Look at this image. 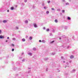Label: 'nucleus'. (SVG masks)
Returning a JSON list of instances; mask_svg holds the SVG:
<instances>
[{"label":"nucleus","instance_id":"obj_1","mask_svg":"<svg viewBox=\"0 0 78 78\" xmlns=\"http://www.w3.org/2000/svg\"><path fill=\"white\" fill-rule=\"evenodd\" d=\"M34 27L35 28H37V24H36V23H34L33 24Z\"/></svg>","mask_w":78,"mask_h":78},{"label":"nucleus","instance_id":"obj_2","mask_svg":"<svg viewBox=\"0 0 78 78\" xmlns=\"http://www.w3.org/2000/svg\"><path fill=\"white\" fill-rule=\"evenodd\" d=\"M5 37L4 36H2V35H0V39H4Z\"/></svg>","mask_w":78,"mask_h":78},{"label":"nucleus","instance_id":"obj_3","mask_svg":"<svg viewBox=\"0 0 78 78\" xmlns=\"http://www.w3.org/2000/svg\"><path fill=\"white\" fill-rule=\"evenodd\" d=\"M63 28V26H60L58 27V29H62Z\"/></svg>","mask_w":78,"mask_h":78},{"label":"nucleus","instance_id":"obj_4","mask_svg":"<svg viewBox=\"0 0 78 78\" xmlns=\"http://www.w3.org/2000/svg\"><path fill=\"white\" fill-rule=\"evenodd\" d=\"M48 59L49 58H44V60L45 61H47V60H48Z\"/></svg>","mask_w":78,"mask_h":78},{"label":"nucleus","instance_id":"obj_5","mask_svg":"<svg viewBox=\"0 0 78 78\" xmlns=\"http://www.w3.org/2000/svg\"><path fill=\"white\" fill-rule=\"evenodd\" d=\"M32 53L31 52H29L28 53V55H30V56H32Z\"/></svg>","mask_w":78,"mask_h":78},{"label":"nucleus","instance_id":"obj_6","mask_svg":"<svg viewBox=\"0 0 78 78\" xmlns=\"http://www.w3.org/2000/svg\"><path fill=\"white\" fill-rule=\"evenodd\" d=\"M67 19H68V20H71V18H70V17L68 16L67 18Z\"/></svg>","mask_w":78,"mask_h":78},{"label":"nucleus","instance_id":"obj_7","mask_svg":"<svg viewBox=\"0 0 78 78\" xmlns=\"http://www.w3.org/2000/svg\"><path fill=\"white\" fill-rule=\"evenodd\" d=\"M12 69L13 70H16L17 69V68L16 67H14L13 68H12Z\"/></svg>","mask_w":78,"mask_h":78},{"label":"nucleus","instance_id":"obj_8","mask_svg":"<svg viewBox=\"0 0 78 78\" xmlns=\"http://www.w3.org/2000/svg\"><path fill=\"white\" fill-rule=\"evenodd\" d=\"M25 23H28V21L27 20H26L25 21Z\"/></svg>","mask_w":78,"mask_h":78},{"label":"nucleus","instance_id":"obj_9","mask_svg":"<svg viewBox=\"0 0 78 78\" xmlns=\"http://www.w3.org/2000/svg\"><path fill=\"white\" fill-rule=\"evenodd\" d=\"M33 50H34V51H36V48H34L33 49Z\"/></svg>","mask_w":78,"mask_h":78},{"label":"nucleus","instance_id":"obj_10","mask_svg":"<svg viewBox=\"0 0 78 78\" xmlns=\"http://www.w3.org/2000/svg\"><path fill=\"white\" fill-rule=\"evenodd\" d=\"M32 39H33V38H32V37H30L29 38V39L30 41H31V40H32Z\"/></svg>","mask_w":78,"mask_h":78},{"label":"nucleus","instance_id":"obj_11","mask_svg":"<svg viewBox=\"0 0 78 78\" xmlns=\"http://www.w3.org/2000/svg\"><path fill=\"white\" fill-rule=\"evenodd\" d=\"M55 23H58V20L55 19Z\"/></svg>","mask_w":78,"mask_h":78},{"label":"nucleus","instance_id":"obj_12","mask_svg":"<svg viewBox=\"0 0 78 78\" xmlns=\"http://www.w3.org/2000/svg\"><path fill=\"white\" fill-rule=\"evenodd\" d=\"M3 23H6V22H7V20H4L3 21Z\"/></svg>","mask_w":78,"mask_h":78},{"label":"nucleus","instance_id":"obj_13","mask_svg":"<svg viewBox=\"0 0 78 78\" xmlns=\"http://www.w3.org/2000/svg\"><path fill=\"white\" fill-rule=\"evenodd\" d=\"M11 10H14V7H12L11 8Z\"/></svg>","mask_w":78,"mask_h":78},{"label":"nucleus","instance_id":"obj_14","mask_svg":"<svg viewBox=\"0 0 78 78\" xmlns=\"http://www.w3.org/2000/svg\"><path fill=\"white\" fill-rule=\"evenodd\" d=\"M74 57H73V55H71L70 56V58H71V59H72V58H73Z\"/></svg>","mask_w":78,"mask_h":78},{"label":"nucleus","instance_id":"obj_15","mask_svg":"<svg viewBox=\"0 0 78 78\" xmlns=\"http://www.w3.org/2000/svg\"><path fill=\"white\" fill-rule=\"evenodd\" d=\"M22 41H23V42H25V39L24 38L22 39Z\"/></svg>","mask_w":78,"mask_h":78},{"label":"nucleus","instance_id":"obj_16","mask_svg":"<svg viewBox=\"0 0 78 78\" xmlns=\"http://www.w3.org/2000/svg\"><path fill=\"white\" fill-rule=\"evenodd\" d=\"M42 42H43V43H45V41L44 40H43L41 41Z\"/></svg>","mask_w":78,"mask_h":78},{"label":"nucleus","instance_id":"obj_17","mask_svg":"<svg viewBox=\"0 0 78 78\" xmlns=\"http://www.w3.org/2000/svg\"><path fill=\"white\" fill-rule=\"evenodd\" d=\"M62 13H65V10H63L62 11Z\"/></svg>","mask_w":78,"mask_h":78},{"label":"nucleus","instance_id":"obj_18","mask_svg":"<svg viewBox=\"0 0 78 78\" xmlns=\"http://www.w3.org/2000/svg\"><path fill=\"white\" fill-rule=\"evenodd\" d=\"M57 11H61V9H57Z\"/></svg>","mask_w":78,"mask_h":78},{"label":"nucleus","instance_id":"obj_19","mask_svg":"<svg viewBox=\"0 0 78 78\" xmlns=\"http://www.w3.org/2000/svg\"><path fill=\"white\" fill-rule=\"evenodd\" d=\"M5 63H6V64H7L8 63V61L7 60H6L5 61Z\"/></svg>","mask_w":78,"mask_h":78},{"label":"nucleus","instance_id":"obj_20","mask_svg":"<svg viewBox=\"0 0 78 78\" xmlns=\"http://www.w3.org/2000/svg\"><path fill=\"white\" fill-rule=\"evenodd\" d=\"M69 5V3L67 2L66 3V5Z\"/></svg>","mask_w":78,"mask_h":78},{"label":"nucleus","instance_id":"obj_21","mask_svg":"<svg viewBox=\"0 0 78 78\" xmlns=\"http://www.w3.org/2000/svg\"><path fill=\"white\" fill-rule=\"evenodd\" d=\"M47 8L48 7H47L46 6H44V9H47Z\"/></svg>","mask_w":78,"mask_h":78},{"label":"nucleus","instance_id":"obj_22","mask_svg":"<svg viewBox=\"0 0 78 78\" xmlns=\"http://www.w3.org/2000/svg\"><path fill=\"white\" fill-rule=\"evenodd\" d=\"M55 42V41H53L51 42L50 43L51 44H52V43H53V42Z\"/></svg>","mask_w":78,"mask_h":78},{"label":"nucleus","instance_id":"obj_23","mask_svg":"<svg viewBox=\"0 0 78 78\" xmlns=\"http://www.w3.org/2000/svg\"><path fill=\"white\" fill-rule=\"evenodd\" d=\"M55 52L52 53L51 54V55H55Z\"/></svg>","mask_w":78,"mask_h":78},{"label":"nucleus","instance_id":"obj_24","mask_svg":"<svg viewBox=\"0 0 78 78\" xmlns=\"http://www.w3.org/2000/svg\"><path fill=\"white\" fill-rule=\"evenodd\" d=\"M52 33H55V30H52Z\"/></svg>","mask_w":78,"mask_h":78},{"label":"nucleus","instance_id":"obj_25","mask_svg":"<svg viewBox=\"0 0 78 78\" xmlns=\"http://www.w3.org/2000/svg\"><path fill=\"white\" fill-rule=\"evenodd\" d=\"M64 29H65V30L67 29V27L66 26L65 27H64Z\"/></svg>","mask_w":78,"mask_h":78},{"label":"nucleus","instance_id":"obj_26","mask_svg":"<svg viewBox=\"0 0 78 78\" xmlns=\"http://www.w3.org/2000/svg\"><path fill=\"white\" fill-rule=\"evenodd\" d=\"M46 14H49V11H47L46 12Z\"/></svg>","mask_w":78,"mask_h":78},{"label":"nucleus","instance_id":"obj_27","mask_svg":"<svg viewBox=\"0 0 78 78\" xmlns=\"http://www.w3.org/2000/svg\"><path fill=\"white\" fill-rule=\"evenodd\" d=\"M13 41H16V38H12Z\"/></svg>","mask_w":78,"mask_h":78},{"label":"nucleus","instance_id":"obj_28","mask_svg":"<svg viewBox=\"0 0 78 78\" xmlns=\"http://www.w3.org/2000/svg\"><path fill=\"white\" fill-rule=\"evenodd\" d=\"M31 72V70H29L28 71V73H30Z\"/></svg>","mask_w":78,"mask_h":78},{"label":"nucleus","instance_id":"obj_29","mask_svg":"<svg viewBox=\"0 0 78 78\" xmlns=\"http://www.w3.org/2000/svg\"><path fill=\"white\" fill-rule=\"evenodd\" d=\"M51 9L53 11H55V9H54V8H52Z\"/></svg>","mask_w":78,"mask_h":78},{"label":"nucleus","instance_id":"obj_30","mask_svg":"<svg viewBox=\"0 0 78 78\" xmlns=\"http://www.w3.org/2000/svg\"><path fill=\"white\" fill-rule=\"evenodd\" d=\"M72 72H75V69H73V70H72Z\"/></svg>","mask_w":78,"mask_h":78},{"label":"nucleus","instance_id":"obj_31","mask_svg":"<svg viewBox=\"0 0 78 78\" xmlns=\"http://www.w3.org/2000/svg\"><path fill=\"white\" fill-rule=\"evenodd\" d=\"M58 36H60V35H61V33H58Z\"/></svg>","mask_w":78,"mask_h":78},{"label":"nucleus","instance_id":"obj_32","mask_svg":"<svg viewBox=\"0 0 78 78\" xmlns=\"http://www.w3.org/2000/svg\"><path fill=\"white\" fill-rule=\"evenodd\" d=\"M12 51H14V48L12 49Z\"/></svg>","mask_w":78,"mask_h":78},{"label":"nucleus","instance_id":"obj_33","mask_svg":"<svg viewBox=\"0 0 78 78\" xmlns=\"http://www.w3.org/2000/svg\"><path fill=\"white\" fill-rule=\"evenodd\" d=\"M12 47H14V44H12Z\"/></svg>","mask_w":78,"mask_h":78},{"label":"nucleus","instance_id":"obj_34","mask_svg":"<svg viewBox=\"0 0 78 78\" xmlns=\"http://www.w3.org/2000/svg\"><path fill=\"white\" fill-rule=\"evenodd\" d=\"M44 5H45V4H44V3H43L42 4V6H44Z\"/></svg>","mask_w":78,"mask_h":78},{"label":"nucleus","instance_id":"obj_35","mask_svg":"<svg viewBox=\"0 0 78 78\" xmlns=\"http://www.w3.org/2000/svg\"><path fill=\"white\" fill-rule=\"evenodd\" d=\"M46 31L48 32V31H50V30H46Z\"/></svg>","mask_w":78,"mask_h":78},{"label":"nucleus","instance_id":"obj_36","mask_svg":"<svg viewBox=\"0 0 78 78\" xmlns=\"http://www.w3.org/2000/svg\"><path fill=\"white\" fill-rule=\"evenodd\" d=\"M46 72H47V71H48V68H46Z\"/></svg>","mask_w":78,"mask_h":78},{"label":"nucleus","instance_id":"obj_37","mask_svg":"<svg viewBox=\"0 0 78 78\" xmlns=\"http://www.w3.org/2000/svg\"><path fill=\"white\" fill-rule=\"evenodd\" d=\"M62 37H66V36L65 35H63V36H62Z\"/></svg>","mask_w":78,"mask_h":78},{"label":"nucleus","instance_id":"obj_38","mask_svg":"<svg viewBox=\"0 0 78 78\" xmlns=\"http://www.w3.org/2000/svg\"><path fill=\"white\" fill-rule=\"evenodd\" d=\"M48 3H50V1H48Z\"/></svg>","mask_w":78,"mask_h":78},{"label":"nucleus","instance_id":"obj_39","mask_svg":"<svg viewBox=\"0 0 78 78\" xmlns=\"http://www.w3.org/2000/svg\"><path fill=\"white\" fill-rule=\"evenodd\" d=\"M27 2V0H24V2L25 3H26V2Z\"/></svg>","mask_w":78,"mask_h":78},{"label":"nucleus","instance_id":"obj_40","mask_svg":"<svg viewBox=\"0 0 78 78\" xmlns=\"http://www.w3.org/2000/svg\"><path fill=\"white\" fill-rule=\"evenodd\" d=\"M50 36H53V35H52V34L51 33L50 34Z\"/></svg>","mask_w":78,"mask_h":78},{"label":"nucleus","instance_id":"obj_41","mask_svg":"<svg viewBox=\"0 0 78 78\" xmlns=\"http://www.w3.org/2000/svg\"><path fill=\"white\" fill-rule=\"evenodd\" d=\"M22 61L23 62H24V61H25V59H23Z\"/></svg>","mask_w":78,"mask_h":78},{"label":"nucleus","instance_id":"obj_42","mask_svg":"<svg viewBox=\"0 0 78 78\" xmlns=\"http://www.w3.org/2000/svg\"><path fill=\"white\" fill-rule=\"evenodd\" d=\"M59 70V69H57V72H60V70Z\"/></svg>","mask_w":78,"mask_h":78},{"label":"nucleus","instance_id":"obj_43","mask_svg":"<svg viewBox=\"0 0 78 78\" xmlns=\"http://www.w3.org/2000/svg\"><path fill=\"white\" fill-rule=\"evenodd\" d=\"M69 47H70V46H67V48H69Z\"/></svg>","mask_w":78,"mask_h":78},{"label":"nucleus","instance_id":"obj_44","mask_svg":"<svg viewBox=\"0 0 78 78\" xmlns=\"http://www.w3.org/2000/svg\"><path fill=\"white\" fill-rule=\"evenodd\" d=\"M43 30H45V27H44L43 28Z\"/></svg>","mask_w":78,"mask_h":78},{"label":"nucleus","instance_id":"obj_45","mask_svg":"<svg viewBox=\"0 0 78 78\" xmlns=\"http://www.w3.org/2000/svg\"><path fill=\"white\" fill-rule=\"evenodd\" d=\"M16 28L17 30H18V29H19V28L18 27H16Z\"/></svg>","mask_w":78,"mask_h":78},{"label":"nucleus","instance_id":"obj_46","mask_svg":"<svg viewBox=\"0 0 78 78\" xmlns=\"http://www.w3.org/2000/svg\"><path fill=\"white\" fill-rule=\"evenodd\" d=\"M2 33V30H0V34H1Z\"/></svg>","mask_w":78,"mask_h":78},{"label":"nucleus","instance_id":"obj_47","mask_svg":"<svg viewBox=\"0 0 78 78\" xmlns=\"http://www.w3.org/2000/svg\"><path fill=\"white\" fill-rule=\"evenodd\" d=\"M39 42H42V41H41V40H39Z\"/></svg>","mask_w":78,"mask_h":78},{"label":"nucleus","instance_id":"obj_48","mask_svg":"<svg viewBox=\"0 0 78 78\" xmlns=\"http://www.w3.org/2000/svg\"><path fill=\"white\" fill-rule=\"evenodd\" d=\"M61 58L62 59H63V58H64V57H63V56H61Z\"/></svg>","mask_w":78,"mask_h":78},{"label":"nucleus","instance_id":"obj_49","mask_svg":"<svg viewBox=\"0 0 78 78\" xmlns=\"http://www.w3.org/2000/svg\"><path fill=\"white\" fill-rule=\"evenodd\" d=\"M66 64H67V65H69V62H66Z\"/></svg>","mask_w":78,"mask_h":78},{"label":"nucleus","instance_id":"obj_50","mask_svg":"<svg viewBox=\"0 0 78 78\" xmlns=\"http://www.w3.org/2000/svg\"><path fill=\"white\" fill-rule=\"evenodd\" d=\"M32 8H33V9H34V6H33V7H32Z\"/></svg>","mask_w":78,"mask_h":78},{"label":"nucleus","instance_id":"obj_51","mask_svg":"<svg viewBox=\"0 0 78 78\" xmlns=\"http://www.w3.org/2000/svg\"><path fill=\"white\" fill-rule=\"evenodd\" d=\"M24 53H23V52L22 54H21V55H23Z\"/></svg>","mask_w":78,"mask_h":78},{"label":"nucleus","instance_id":"obj_52","mask_svg":"<svg viewBox=\"0 0 78 78\" xmlns=\"http://www.w3.org/2000/svg\"><path fill=\"white\" fill-rule=\"evenodd\" d=\"M21 70V69H20V68H19L18 69L19 70Z\"/></svg>","mask_w":78,"mask_h":78},{"label":"nucleus","instance_id":"obj_53","mask_svg":"<svg viewBox=\"0 0 78 78\" xmlns=\"http://www.w3.org/2000/svg\"><path fill=\"white\" fill-rule=\"evenodd\" d=\"M60 15H62V13H60Z\"/></svg>","mask_w":78,"mask_h":78},{"label":"nucleus","instance_id":"obj_54","mask_svg":"<svg viewBox=\"0 0 78 78\" xmlns=\"http://www.w3.org/2000/svg\"><path fill=\"white\" fill-rule=\"evenodd\" d=\"M0 23L2 22V20H0Z\"/></svg>","mask_w":78,"mask_h":78},{"label":"nucleus","instance_id":"obj_55","mask_svg":"<svg viewBox=\"0 0 78 78\" xmlns=\"http://www.w3.org/2000/svg\"><path fill=\"white\" fill-rule=\"evenodd\" d=\"M7 12H9V10H7Z\"/></svg>","mask_w":78,"mask_h":78},{"label":"nucleus","instance_id":"obj_56","mask_svg":"<svg viewBox=\"0 0 78 78\" xmlns=\"http://www.w3.org/2000/svg\"><path fill=\"white\" fill-rule=\"evenodd\" d=\"M62 2H65V0H62Z\"/></svg>","mask_w":78,"mask_h":78},{"label":"nucleus","instance_id":"obj_57","mask_svg":"<svg viewBox=\"0 0 78 78\" xmlns=\"http://www.w3.org/2000/svg\"><path fill=\"white\" fill-rule=\"evenodd\" d=\"M69 62L70 63L71 62H72V61H69Z\"/></svg>","mask_w":78,"mask_h":78},{"label":"nucleus","instance_id":"obj_58","mask_svg":"<svg viewBox=\"0 0 78 78\" xmlns=\"http://www.w3.org/2000/svg\"><path fill=\"white\" fill-rule=\"evenodd\" d=\"M6 42H8V40H6L5 41Z\"/></svg>","mask_w":78,"mask_h":78},{"label":"nucleus","instance_id":"obj_59","mask_svg":"<svg viewBox=\"0 0 78 78\" xmlns=\"http://www.w3.org/2000/svg\"><path fill=\"white\" fill-rule=\"evenodd\" d=\"M59 40H61V38L59 37Z\"/></svg>","mask_w":78,"mask_h":78},{"label":"nucleus","instance_id":"obj_60","mask_svg":"<svg viewBox=\"0 0 78 78\" xmlns=\"http://www.w3.org/2000/svg\"><path fill=\"white\" fill-rule=\"evenodd\" d=\"M9 39V37H7V39Z\"/></svg>","mask_w":78,"mask_h":78},{"label":"nucleus","instance_id":"obj_61","mask_svg":"<svg viewBox=\"0 0 78 78\" xmlns=\"http://www.w3.org/2000/svg\"><path fill=\"white\" fill-rule=\"evenodd\" d=\"M67 67V66H66L65 67V68H66V67Z\"/></svg>","mask_w":78,"mask_h":78},{"label":"nucleus","instance_id":"obj_62","mask_svg":"<svg viewBox=\"0 0 78 78\" xmlns=\"http://www.w3.org/2000/svg\"><path fill=\"white\" fill-rule=\"evenodd\" d=\"M28 69H31V68H28Z\"/></svg>","mask_w":78,"mask_h":78},{"label":"nucleus","instance_id":"obj_63","mask_svg":"<svg viewBox=\"0 0 78 78\" xmlns=\"http://www.w3.org/2000/svg\"><path fill=\"white\" fill-rule=\"evenodd\" d=\"M66 75H68V73H66Z\"/></svg>","mask_w":78,"mask_h":78},{"label":"nucleus","instance_id":"obj_64","mask_svg":"<svg viewBox=\"0 0 78 78\" xmlns=\"http://www.w3.org/2000/svg\"><path fill=\"white\" fill-rule=\"evenodd\" d=\"M47 30H49V28H48L47 29Z\"/></svg>","mask_w":78,"mask_h":78}]
</instances>
